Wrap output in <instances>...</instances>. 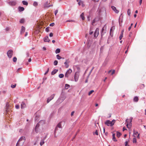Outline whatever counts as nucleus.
I'll return each instance as SVG.
<instances>
[{
  "instance_id": "a878e982",
  "label": "nucleus",
  "mask_w": 146,
  "mask_h": 146,
  "mask_svg": "<svg viewBox=\"0 0 146 146\" xmlns=\"http://www.w3.org/2000/svg\"><path fill=\"white\" fill-rule=\"evenodd\" d=\"M18 9L19 11L20 12L24 10V7H19Z\"/></svg>"
},
{
  "instance_id": "79ce46f5",
  "label": "nucleus",
  "mask_w": 146,
  "mask_h": 146,
  "mask_svg": "<svg viewBox=\"0 0 146 146\" xmlns=\"http://www.w3.org/2000/svg\"><path fill=\"white\" fill-rule=\"evenodd\" d=\"M94 134H96V135H98V131L97 130H96L95 132L93 133Z\"/></svg>"
},
{
  "instance_id": "09e8293b",
  "label": "nucleus",
  "mask_w": 146,
  "mask_h": 146,
  "mask_svg": "<svg viewBox=\"0 0 146 146\" xmlns=\"http://www.w3.org/2000/svg\"><path fill=\"white\" fill-rule=\"evenodd\" d=\"M16 86V84H15V85H11V87L12 88H14Z\"/></svg>"
},
{
  "instance_id": "f704fd0d",
  "label": "nucleus",
  "mask_w": 146,
  "mask_h": 146,
  "mask_svg": "<svg viewBox=\"0 0 146 146\" xmlns=\"http://www.w3.org/2000/svg\"><path fill=\"white\" fill-rule=\"evenodd\" d=\"M33 5L34 6H36L38 5V3L37 2L35 1L33 3Z\"/></svg>"
},
{
  "instance_id": "ddd939ff",
  "label": "nucleus",
  "mask_w": 146,
  "mask_h": 146,
  "mask_svg": "<svg viewBox=\"0 0 146 146\" xmlns=\"http://www.w3.org/2000/svg\"><path fill=\"white\" fill-rule=\"evenodd\" d=\"M25 139L24 137H21L19 140L18 141L20 142H23V143H24V142L25 141Z\"/></svg>"
},
{
  "instance_id": "b1692460",
  "label": "nucleus",
  "mask_w": 146,
  "mask_h": 146,
  "mask_svg": "<svg viewBox=\"0 0 146 146\" xmlns=\"http://www.w3.org/2000/svg\"><path fill=\"white\" fill-rule=\"evenodd\" d=\"M139 100L137 96H135L133 98V101L134 102H137Z\"/></svg>"
},
{
  "instance_id": "bb28decb",
  "label": "nucleus",
  "mask_w": 146,
  "mask_h": 146,
  "mask_svg": "<svg viewBox=\"0 0 146 146\" xmlns=\"http://www.w3.org/2000/svg\"><path fill=\"white\" fill-rule=\"evenodd\" d=\"M68 63V62H67V60H66V61L64 62V64H65V66L66 68H68L69 66Z\"/></svg>"
},
{
  "instance_id": "de8ad7c7",
  "label": "nucleus",
  "mask_w": 146,
  "mask_h": 146,
  "mask_svg": "<svg viewBox=\"0 0 146 146\" xmlns=\"http://www.w3.org/2000/svg\"><path fill=\"white\" fill-rule=\"evenodd\" d=\"M67 22H74V21L72 20H68L66 21Z\"/></svg>"
},
{
  "instance_id": "4d7b16f0",
  "label": "nucleus",
  "mask_w": 146,
  "mask_h": 146,
  "mask_svg": "<svg viewBox=\"0 0 146 146\" xmlns=\"http://www.w3.org/2000/svg\"><path fill=\"white\" fill-rule=\"evenodd\" d=\"M74 111H72L71 112V116H72L74 115Z\"/></svg>"
},
{
  "instance_id": "c03bdc74",
  "label": "nucleus",
  "mask_w": 146,
  "mask_h": 146,
  "mask_svg": "<svg viewBox=\"0 0 146 146\" xmlns=\"http://www.w3.org/2000/svg\"><path fill=\"white\" fill-rule=\"evenodd\" d=\"M99 17H96L95 19H94L97 22L98 21H99Z\"/></svg>"
},
{
  "instance_id": "69168bd1",
  "label": "nucleus",
  "mask_w": 146,
  "mask_h": 146,
  "mask_svg": "<svg viewBox=\"0 0 146 146\" xmlns=\"http://www.w3.org/2000/svg\"><path fill=\"white\" fill-rule=\"evenodd\" d=\"M137 137L138 139L139 138V134H138V135L137 136Z\"/></svg>"
},
{
  "instance_id": "c85d7f7f",
  "label": "nucleus",
  "mask_w": 146,
  "mask_h": 146,
  "mask_svg": "<svg viewBox=\"0 0 146 146\" xmlns=\"http://www.w3.org/2000/svg\"><path fill=\"white\" fill-rule=\"evenodd\" d=\"M115 134L113 133V135H112L113 140L114 141H117V140L115 139Z\"/></svg>"
},
{
  "instance_id": "4468645a",
  "label": "nucleus",
  "mask_w": 146,
  "mask_h": 146,
  "mask_svg": "<svg viewBox=\"0 0 146 146\" xmlns=\"http://www.w3.org/2000/svg\"><path fill=\"white\" fill-rule=\"evenodd\" d=\"M105 26H104V27L103 28L102 30V36L103 35H104L105 33H106V27L105 28Z\"/></svg>"
},
{
  "instance_id": "c756f323",
  "label": "nucleus",
  "mask_w": 146,
  "mask_h": 146,
  "mask_svg": "<svg viewBox=\"0 0 146 146\" xmlns=\"http://www.w3.org/2000/svg\"><path fill=\"white\" fill-rule=\"evenodd\" d=\"M70 87V86L69 85L66 84L65 85V88L66 89H67L68 88H69Z\"/></svg>"
},
{
  "instance_id": "e433bc0d",
  "label": "nucleus",
  "mask_w": 146,
  "mask_h": 146,
  "mask_svg": "<svg viewBox=\"0 0 146 146\" xmlns=\"http://www.w3.org/2000/svg\"><path fill=\"white\" fill-rule=\"evenodd\" d=\"M94 92V91L93 90H92L90 91L88 93V95L89 96H90L91 94H92L93 92Z\"/></svg>"
},
{
  "instance_id": "8fccbe9b",
  "label": "nucleus",
  "mask_w": 146,
  "mask_h": 146,
  "mask_svg": "<svg viewBox=\"0 0 146 146\" xmlns=\"http://www.w3.org/2000/svg\"><path fill=\"white\" fill-rule=\"evenodd\" d=\"M138 133V132L137 131H135V130L133 131V134L134 135H136Z\"/></svg>"
},
{
  "instance_id": "423d86ee",
  "label": "nucleus",
  "mask_w": 146,
  "mask_h": 146,
  "mask_svg": "<svg viewBox=\"0 0 146 146\" xmlns=\"http://www.w3.org/2000/svg\"><path fill=\"white\" fill-rule=\"evenodd\" d=\"M65 124V122L62 121L59 123L57 125V127L60 128H62Z\"/></svg>"
},
{
  "instance_id": "0eeeda50",
  "label": "nucleus",
  "mask_w": 146,
  "mask_h": 146,
  "mask_svg": "<svg viewBox=\"0 0 146 146\" xmlns=\"http://www.w3.org/2000/svg\"><path fill=\"white\" fill-rule=\"evenodd\" d=\"M72 72V70L70 69L68 70L66 72L65 74V77L67 78L68 77L69 75Z\"/></svg>"
},
{
  "instance_id": "9d476101",
  "label": "nucleus",
  "mask_w": 146,
  "mask_h": 146,
  "mask_svg": "<svg viewBox=\"0 0 146 146\" xmlns=\"http://www.w3.org/2000/svg\"><path fill=\"white\" fill-rule=\"evenodd\" d=\"M8 3L9 5L11 6H14L16 5L17 3V1L15 0H14L8 2Z\"/></svg>"
},
{
  "instance_id": "a18cd8bd",
  "label": "nucleus",
  "mask_w": 146,
  "mask_h": 146,
  "mask_svg": "<svg viewBox=\"0 0 146 146\" xmlns=\"http://www.w3.org/2000/svg\"><path fill=\"white\" fill-rule=\"evenodd\" d=\"M127 13L129 15L131 13L130 10L129 9H128L127 11Z\"/></svg>"
},
{
  "instance_id": "58836bf2",
  "label": "nucleus",
  "mask_w": 146,
  "mask_h": 146,
  "mask_svg": "<svg viewBox=\"0 0 146 146\" xmlns=\"http://www.w3.org/2000/svg\"><path fill=\"white\" fill-rule=\"evenodd\" d=\"M24 21H25L24 19H21L20 20V22L21 23H24Z\"/></svg>"
},
{
  "instance_id": "a19ab883",
  "label": "nucleus",
  "mask_w": 146,
  "mask_h": 146,
  "mask_svg": "<svg viewBox=\"0 0 146 146\" xmlns=\"http://www.w3.org/2000/svg\"><path fill=\"white\" fill-rule=\"evenodd\" d=\"M133 143H136V139L135 136V137H134L133 138Z\"/></svg>"
},
{
  "instance_id": "ea45409f",
  "label": "nucleus",
  "mask_w": 146,
  "mask_h": 146,
  "mask_svg": "<svg viewBox=\"0 0 146 146\" xmlns=\"http://www.w3.org/2000/svg\"><path fill=\"white\" fill-rule=\"evenodd\" d=\"M17 60V58L16 57H14L13 59V61L14 62H16Z\"/></svg>"
},
{
  "instance_id": "052dcab7",
  "label": "nucleus",
  "mask_w": 146,
  "mask_h": 146,
  "mask_svg": "<svg viewBox=\"0 0 146 146\" xmlns=\"http://www.w3.org/2000/svg\"><path fill=\"white\" fill-rule=\"evenodd\" d=\"M93 33V32L92 31H91V30H90V35H92Z\"/></svg>"
},
{
  "instance_id": "f257e3e1",
  "label": "nucleus",
  "mask_w": 146,
  "mask_h": 146,
  "mask_svg": "<svg viewBox=\"0 0 146 146\" xmlns=\"http://www.w3.org/2000/svg\"><path fill=\"white\" fill-rule=\"evenodd\" d=\"M105 13V9L103 8L99 7L98 9V10L96 12L99 16Z\"/></svg>"
},
{
  "instance_id": "603ef678",
  "label": "nucleus",
  "mask_w": 146,
  "mask_h": 146,
  "mask_svg": "<svg viewBox=\"0 0 146 146\" xmlns=\"http://www.w3.org/2000/svg\"><path fill=\"white\" fill-rule=\"evenodd\" d=\"M19 107H20L19 105H16L15 106V108L17 109H19Z\"/></svg>"
},
{
  "instance_id": "6ab92c4d",
  "label": "nucleus",
  "mask_w": 146,
  "mask_h": 146,
  "mask_svg": "<svg viewBox=\"0 0 146 146\" xmlns=\"http://www.w3.org/2000/svg\"><path fill=\"white\" fill-rule=\"evenodd\" d=\"M78 4L79 5H81L83 7H84V2L81 0H80L78 2Z\"/></svg>"
},
{
  "instance_id": "9b49d317",
  "label": "nucleus",
  "mask_w": 146,
  "mask_h": 146,
  "mask_svg": "<svg viewBox=\"0 0 146 146\" xmlns=\"http://www.w3.org/2000/svg\"><path fill=\"white\" fill-rule=\"evenodd\" d=\"M99 29L98 28H97L96 29L94 34V37H96L98 36L99 35Z\"/></svg>"
},
{
  "instance_id": "72a5a7b5",
  "label": "nucleus",
  "mask_w": 146,
  "mask_h": 146,
  "mask_svg": "<svg viewBox=\"0 0 146 146\" xmlns=\"http://www.w3.org/2000/svg\"><path fill=\"white\" fill-rule=\"evenodd\" d=\"M121 134L120 133L118 132H117V136L118 137H119Z\"/></svg>"
},
{
  "instance_id": "1a4fd4ad",
  "label": "nucleus",
  "mask_w": 146,
  "mask_h": 146,
  "mask_svg": "<svg viewBox=\"0 0 146 146\" xmlns=\"http://www.w3.org/2000/svg\"><path fill=\"white\" fill-rule=\"evenodd\" d=\"M55 95V94H53L47 98V103H48L51 100H52L54 98Z\"/></svg>"
},
{
  "instance_id": "c9c22d12",
  "label": "nucleus",
  "mask_w": 146,
  "mask_h": 146,
  "mask_svg": "<svg viewBox=\"0 0 146 146\" xmlns=\"http://www.w3.org/2000/svg\"><path fill=\"white\" fill-rule=\"evenodd\" d=\"M58 76L59 78H62L63 77L64 75L63 74H59Z\"/></svg>"
},
{
  "instance_id": "473e14b6",
  "label": "nucleus",
  "mask_w": 146,
  "mask_h": 146,
  "mask_svg": "<svg viewBox=\"0 0 146 146\" xmlns=\"http://www.w3.org/2000/svg\"><path fill=\"white\" fill-rule=\"evenodd\" d=\"M111 72V75H112L113 74L115 73V70H110L109 71L108 73H110Z\"/></svg>"
},
{
  "instance_id": "39448f33",
  "label": "nucleus",
  "mask_w": 146,
  "mask_h": 146,
  "mask_svg": "<svg viewBox=\"0 0 146 146\" xmlns=\"http://www.w3.org/2000/svg\"><path fill=\"white\" fill-rule=\"evenodd\" d=\"M39 123H38L36 125L35 128V131L36 132L38 133L40 132V129L39 127Z\"/></svg>"
},
{
  "instance_id": "774afa93",
  "label": "nucleus",
  "mask_w": 146,
  "mask_h": 146,
  "mask_svg": "<svg viewBox=\"0 0 146 146\" xmlns=\"http://www.w3.org/2000/svg\"><path fill=\"white\" fill-rule=\"evenodd\" d=\"M142 0H140L139 4L141 5V4Z\"/></svg>"
},
{
  "instance_id": "bf43d9fd",
  "label": "nucleus",
  "mask_w": 146,
  "mask_h": 146,
  "mask_svg": "<svg viewBox=\"0 0 146 146\" xmlns=\"http://www.w3.org/2000/svg\"><path fill=\"white\" fill-rule=\"evenodd\" d=\"M49 70V68H48V69L47 71H46V72L44 74L46 75V74H47L48 73V72Z\"/></svg>"
},
{
  "instance_id": "4c0bfd02",
  "label": "nucleus",
  "mask_w": 146,
  "mask_h": 146,
  "mask_svg": "<svg viewBox=\"0 0 146 146\" xmlns=\"http://www.w3.org/2000/svg\"><path fill=\"white\" fill-rule=\"evenodd\" d=\"M56 58L58 59L59 60L62 58V57L60 56L58 54L56 55Z\"/></svg>"
},
{
  "instance_id": "13d9d810",
  "label": "nucleus",
  "mask_w": 146,
  "mask_h": 146,
  "mask_svg": "<svg viewBox=\"0 0 146 146\" xmlns=\"http://www.w3.org/2000/svg\"><path fill=\"white\" fill-rule=\"evenodd\" d=\"M58 10H56L55 11V15H56L57 13H58Z\"/></svg>"
},
{
  "instance_id": "dca6fc26",
  "label": "nucleus",
  "mask_w": 146,
  "mask_h": 146,
  "mask_svg": "<svg viewBox=\"0 0 146 146\" xmlns=\"http://www.w3.org/2000/svg\"><path fill=\"white\" fill-rule=\"evenodd\" d=\"M46 137H47L46 135L45 136V137L44 138V139H42L41 140L40 142V145L41 146L44 143V140L46 138Z\"/></svg>"
},
{
  "instance_id": "338daca9",
  "label": "nucleus",
  "mask_w": 146,
  "mask_h": 146,
  "mask_svg": "<svg viewBox=\"0 0 146 146\" xmlns=\"http://www.w3.org/2000/svg\"><path fill=\"white\" fill-rule=\"evenodd\" d=\"M124 32V30H123L121 32V35H123V33Z\"/></svg>"
},
{
  "instance_id": "3c124183",
  "label": "nucleus",
  "mask_w": 146,
  "mask_h": 146,
  "mask_svg": "<svg viewBox=\"0 0 146 146\" xmlns=\"http://www.w3.org/2000/svg\"><path fill=\"white\" fill-rule=\"evenodd\" d=\"M54 25V23H52L50 24V26L51 27H53Z\"/></svg>"
},
{
  "instance_id": "2f4dec72",
  "label": "nucleus",
  "mask_w": 146,
  "mask_h": 146,
  "mask_svg": "<svg viewBox=\"0 0 146 146\" xmlns=\"http://www.w3.org/2000/svg\"><path fill=\"white\" fill-rule=\"evenodd\" d=\"M60 52V49L59 48H57L55 50V52L56 54H58Z\"/></svg>"
},
{
  "instance_id": "0e129e2a",
  "label": "nucleus",
  "mask_w": 146,
  "mask_h": 146,
  "mask_svg": "<svg viewBox=\"0 0 146 146\" xmlns=\"http://www.w3.org/2000/svg\"><path fill=\"white\" fill-rule=\"evenodd\" d=\"M128 143V142L127 141H126L125 142V146H127V144Z\"/></svg>"
},
{
  "instance_id": "37998d69",
  "label": "nucleus",
  "mask_w": 146,
  "mask_h": 146,
  "mask_svg": "<svg viewBox=\"0 0 146 146\" xmlns=\"http://www.w3.org/2000/svg\"><path fill=\"white\" fill-rule=\"evenodd\" d=\"M58 61H57L56 60H55L54 62V65L55 66H56V65H57V64H58Z\"/></svg>"
},
{
  "instance_id": "49530a36",
  "label": "nucleus",
  "mask_w": 146,
  "mask_h": 146,
  "mask_svg": "<svg viewBox=\"0 0 146 146\" xmlns=\"http://www.w3.org/2000/svg\"><path fill=\"white\" fill-rule=\"evenodd\" d=\"M96 22H97V21L94 19L92 22V25H94V23H96Z\"/></svg>"
},
{
  "instance_id": "6e6552de",
  "label": "nucleus",
  "mask_w": 146,
  "mask_h": 146,
  "mask_svg": "<svg viewBox=\"0 0 146 146\" xmlns=\"http://www.w3.org/2000/svg\"><path fill=\"white\" fill-rule=\"evenodd\" d=\"M79 73L78 72H76L74 75V80L75 82H77L78 80L79 77Z\"/></svg>"
},
{
  "instance_id": "393cba45",
  "label": "nucleus",
  "mask_w": 146,
  "mask_h": 146,
  "mask_svg": "<svg viewBox=\"0 0 146 146\" xmlns=\"http://www.w3.org/2000/svg\"><path fill=\"white\" fill-rule=\"evenodd\" d=\"M84 13H82L80 15V17L83 20L85 19V17L84 16Z\"/></svg>"
},
{
  "instance_id": "5701e85b",
  "label": "nucleus",
  "mask_w": 146,
  "mask_h": 146,
  "mask_svg": "<svg viewBox=\"0 0 146 146\" xmlns=\"http://www.w3.org/2000/svg\"><path fill=\"white\" fill-rule=\"evenodd\" d=\"M58 70L54 69V70L51 72V74L52 75H54L58 71Z\"/></svg>"
},
{
  "instance_id": "f8f14e48",
  "label": "nucleus",
  "mask_w": 146,
  "mask_h": 146,
  "mask_svg": "<svg viewBox=\"0 0 146 146\" xmlns=\"http://www.w3.org/2000/svg\"><path fill=\"white\" fill-rule=\"evenodd\" d=\"M9 104L8 103H7L6 104V113H7V114H9V113L10 112L9 111Z\"/></svg>"
},
{
  "instance_id": "5fc2aeb1",
  "label": "nucleus",
  "mask_w": 146,
  "mask_h": 146,
  "mask_svg": "<svg viewBox=\"0 0 146 146\" xmlns=\"http://www.w3.org/2000/svg\"><path fill=\"white\" fill-rule=\"evenodd\" d=\"M45 31L47 32H48L49 31V29L48 27H47L45 29Z\"/></svg>"
},
{
  "instance_id": "2eb2a0df",
  "label": "nucleus",
  "mask_w": 146,
  "mask_h": 146,
  "mask_svg": "<svg viewBox=\"0 0 146 146\" xmlns=\"http://www.w3.org/2000/svg\"><path fill=\"white\" fill-rule=\"evenodd\" d=\"M112 10L114 11L116 13H119V11L117 10L115 7L114 6L111 7Z\"/></svg>"
},
{
  "instance_id": "20e7f679",
  "label": "nucleus",
  "mask_w": 146,
  "mask_h": 146,
  "mask_svg": "<svg viewBox=\"0 0 146 146\" xmlns=\"http://www.w3.org/2000/svg\"><path fill=\"white\" fill-rule=\"evenodd\" d=\"M13 52L11 50H9L7 52V54L8 57L10 58L12 57L13 54Z\"/></svg>"
},
{
  "instance_id": "f3484780",
  "label": "nucleus",
  "mask_w": 146,
  "mask_h": 146,
  "mask_svg": "<svg viewBox=\"0 0 146 146\" xmlns=\"http://www.w3.org/2000/svg\"><path fill=\"white\" fill-rule=\"evenodd\" d=\"M132 118H131V121H130V122L129 123H127L126 126H127V128H129V127H130V126H131V122L132 121Z\"/></svg>"
},
{
  "instance_id": "a211bd4d",
  "label": "nucleus",
  "mask_w": 146,
  "mask_h": 146,
  "mask_svg": "<svg viewBox=\"0 0 146 146\" xmlns=\"http://www.w3.org/2000/svg\"><path fill=\"white\" fill-rule=\"evenodd\" d=\"M44 42H49L50 40L49 39L48 37V36H45L44 39Z\"/></svg>"
},
{
  "instance_id": "680f3d73",
  "label": "nucleus",
  "mask_w": 146,
  "mask_h": 146,
  "mask_svg": "<svg viewBox=\"0 0 146 146\" xmlns=\"http://www.w3.org/2000/svg\"><path fill=\"white\" fill-rule=\"evenodd\" d=\"M87 20L88 21H90V16H88L87 17Z\"/></svg>"
},
{
  "instance_id": "aec40b11",
  "label": "nucleus",
  "mask_w": 146,
  "mask_h": 146,
  "mask_svg": "<svg viewBox=\"0 0 146 146\" xmlns=\"http://www.w3.org/2000/svg\"><path fill=\"white\" fill-rule=\"evenodd\" d=\"M23 144V142H20L18 141L17 143L16 146H22Z\"/></svg>"
},
{
  "instance_id": "f03ea898",
  "label": "nucleus",
  "mask_w": 146,
  "mask_h": 146,
  "mask_svg": "<svg viewBox=\"0 0 146 146\" xmlns=\"http://www.w3.org/2000/svg\"><path fill=\"white\" fill-rule=\"evenodd\" d=\"M66 98V97L64 94V93H62L57 102L59 103H60L63 101Z\"/></svg>"
},
{
  "instance_id": "4be33fe9",
  "label": "nucleus",
  "mask_w": 146,
  "mask_h": 146,
  "mask_svg": "<svg viewBox=\"0 0 146 146\" xmlns=\"http://www.w3.org/2000/svg\"><path fill=\"white\" fill-rule=\"evenodd\" d=\"M25 31V28L24 27L22 26L21 29V33L22 34Z\"/></svg>"
},
{
  "instance_id": "7c9ffc66",
  "label": "nucleus",
  "mask_w": 146,
  "mask_h": 146,
  "mask_svg": "<svg viewBox=\"0 0 146 146\" xmlns=\"http://www.w3.org/2000/svg\"><path fill=\"white\" fill-rule=\"evenodd\" d=\"M23 4L25 5H27L28 4V2L25 1H22Z\"/></svg>"
},
{
  "instance_id": "e2e57ef3",
  "label": "nucleus",
  "mask_w": 146,
  "mask_h": 146,
  "mask_svg": "<svg viewBox=\"0 0 146 146\" xmlns=\"http://www.w3.org/2000/svg\"><path fill=\"white\" fill-rule=\"evenodd\" d=\"M57 127H56L55 130V132H54V133H55V134L57 132Z\"/></svg>"
},
{
  "instance_id": "cd10ccee",
  "label": "nucleus",
  "mask_w": 146,
  "mask_h": 146,
  "mask_svg": "<svg viewBox=\"0 0 146 146\" xmlns=\"http://www.w3.org/2000/svg\"><path fill=\"white\" fill-rule=\"evenodd\" d=\"M114 29V27H113V26H112L111 29H110V35L111 36H112V35H111V33H112L113 32V30Z\"/></svg>"
},
{
  "instance_id": "7ed1b4c3",
  "label": "nucleus",
  "mask_w": 146,
  "mask_h": 146,
  "mask_svg": "<svg viewBox=\"0 0 146 146\" xmlns=\"http://www.w3.org/2000/svg\"><path fill=\"white\" fill-rule=\"evenodd\" d=\"M115 121V120L114 119L112 121L108 120L106 121L105 124L108 126H112L113 125Z\"/></svg>"
},
{
  "instance_id": "864d4df0",
  "label": "nucleus",
  "mask_w": 146,
  "mask_h": 146,
  "mask_svg": "<svg viewBox=\"0 0 146 146\" xmlns=\"http://www.w3.org/2000/svg\"><path fill=\"white\" fill-rule=\"evenodd\" d=\"M123 37V35L121 34L120 36L119 37V40H121L122 39Z\"/></svg>"
},
{
  "instance_id": "412c9836",
  "label": "nucleus",
  "mask_w": 146,
  "mask_h": 146,
  "mask_svg": "<svg viewBox=\"0 0 146 146\" xmlns=\"http://www.w3.org/2000/svg\"><path fill=\"white\" fill-rule=\"evenodd\" d=\"M26 107V104L24 102H22L21 104V108L23 109L25 108Z\"/></svg>"
},
{
  "instance_id": "6e6d98bb",
  "label": "nucleus",
  "mask_w": 146,
  "mask_h": 146,
  "mask_svg": "<svg viewBox=\"0 0 146 146\" xmlns=\"http://www.w3.org/2000/svg\"><path fill=\"white\" fill-rule=\"evenodd\" d=\"M53 36V34L52 33H50L49 34L50 37H52Z\"/></svg>"
}]
</instances>
